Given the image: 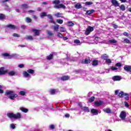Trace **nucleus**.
Returning a JSON list of instances; mask_svg holds the SVG:
<instances>
[{"instance_id":"20e7f679","label":"nucleus","mask_w":131,"mask_h":131,"mask_svg":"<svg viewBox=\"0 0 131 131\" xmlns=\"http://www.w3.org/2000/svg\"><path fill=\"white\" fill-rule=\"evenodd\" d=\"M5 95L9 96V98L10 100H15V98H18V95L14 93L13 91H7Z\"/></svg>"},{"instance_id":"0eeeda50","label":"nucleus","mask_w":131,"mask_h":131,"mask_svg":"<svg viewBox=\"0 0 131 131\" xmlns=\"http://www.w3.org/2000/svg\"><path fill=\"white\" fill-rule=\"evenodd\" d=\"M92 31H94V28L93 27L89 26L85 32V35H89L92 32Z\"/></svg>"},{"instance_id":"e433bc0d","label":"nucleus","mask_w":131,"mask_h":131,"mask_svg":"<svg viewBox=\"0 0 131 131\" xmlns=\"http://www.w3.org/2000/svg\"><path fill=\"white\" fill-rule=\"evenodd\" d=\"M66 29L64 27H60V32H66Z\"/></svg>"},{"instance_id":"a18cd8bd","label":"nucleus","mask_w":131,"mask_h":131,"mask_svg":"<svg viewBox=\"0 0 131 131\" xmlns=\"http://www.w3.org/2000/svg\"><path fill=\"white\" fill-rule=\"evenodd\" d=\"M49 128L50 129H55V125L51 124L49 125Z\"/></svg>"},{"instance_id":"7ed1b4c3","label":"nucleus","mask_w":131,"mask_h":131,"mask_svg":"<svg viewBox=\"0 0 131 131\" xmlns=\"http://www.w3.org/2000/svg\"><path fill=\"white\" fill-rule=\"evenodd\" d=\"M7 117L8 118H14V119H20L22 118V115L20 113L14 114V113H7Z\"/></svg>"},{"instance_id":"a19ab883","label":"nucleus","mask_w":131,"mask_h":131,"mask_svg":"<svg viewBox=\"0 0 131 131\" xmlns=\"http://www.w3.org/2000/svg\"><path fill=\"white\" fill-rule=\"evenodd\" d=\"M19 95H20V96H25L26 92L25 91H20Z\"/></svg>"},{"instance_id":"6e6552de","label":"nucleus","mask_w":131,"mask_h":131,"mask_svg":"<svg viewBox=\"0 0 131 131\" xmlns=\"http://www.w3.org/2000/svg\"><path fill=\"white\" fill-rule=\"evenodd\" d=\"M6 28H10V29H12V30H15L16 29H18V27L14 25L9 24L6 26Z\"/></svg>"},{"instance_id":"a878e982","label":"nucleus","mask_w":131,"mask_h":131,"mask_svg":"<svg viewBox=\"0 0 131 131\" xmlns=\"http://www.w3.org/2000/svg\"><path fill=\"white\" fill-rule=\"evenodd\" d=\"M16 74V72L15 71H11L8 72V75L9 76H14Z\"/></svg>"},{"instance_id":"774afa93","label":"nucleus","mask_w":131,"mask_h":131,"mask_svg":"<svg viewBox=\"0 0 131 131\" xmlns=\"http://www.w3.org/2000/svg\"><path fill=\"white\" fill-rule=\"evenodd\" d=\"M63 40H67L68 39V37H63Z\"/></svg>"},{"instance_id":"4468645a","label":"nucleus","mask_w":131,"mask_h":131,"mask_svg":"<svg viewBox=\"0 0 131 131\" xmlns=\"http://www.w3.org/2000/svg\"><path fill=\"white\" fill-rule=\"evenodd\" d=\"M81 64H90L91 63V59L85 58L81 61Z\"/></svg>"},{"instance_id":"9d476101","label":"nucleus","mask_w":131,"mask_h":131,"mask_svg":"<svg viewBox=\"0 0 131 131\" xmlns=\"http://www.w3.org/2000/svg\"><path fill=\"white\" fill-rule=\"evenodd\" d=\"M120 117L122 120H125L126 117V113H125V112L122 111L120 113Z\"/></svg>"},{"instance_id":"58836bf2","label":"nucleus","mask_w":131,"mask_h":131,"mask_svg":"<svg viewBox=\"0 0 131 131\" xmlns=\"http://www.w3.org/2000/svg\"><path fill=\"white\" fill-rule=\"evenodd\" d=\"M93 4H94V3L92 2H86L85 3V6H91V5H93Z\"/></svg>"},{"instance_id":"09e8293b","label":"nucleus","mask_w":131,"mask_h":131,"mask_svg":"<svg viewBox=\"0 0 131 131\" xmlns=\"http://www.w3.org/2000/svg\"><path fill=\"white\" fill-rule=\"evenodd\" d=\"M61 15L62 14H61L60 12H58L55 14V16L56 17H62V16H61Z\"/></svg>"},{"instance_id":"13d9d810","label":"nucleus","mask_w":131,"mask_h":131,"mask_svg":"<svg viewBox=\"0 0 131 131\" xmlns=\"http://www.w3.org/2000/svg\"><path fill=\"white\" fill-rule=\"evenodd\" d=\"M124 104L125 107H127V108H128V107H129V104H128V103L126 101L124 102Z\"/></svg>"},{"instance_id":"9b49d317","label":"nucleus","mask_w":131,"mask_h":131,"mask_svg":"<svg viewBox=\"0 0 131 131\" xmlns=\"http://www.w3.org/2000/svg\"><path fill=\"white\" fill-rule=\"evenodd\" d=\"M32 31L34 33L35 36H38V35H39V33H40V30L35 29H33Z\"/></svg>"},{"instance_id":"de8ad7c7","label":"nucleus","mask_w":131,"mask_h":131,"mask_svg":"<svg viewBox=\"0 0 131 131\" xmlns=\"http://www.w3.org/2000/svg\"><path fill=\"white\" fill-rule=\"evenodd\" d=\"M48 34L49 36H53V35H54V33H53L50 31H48Z\"/></svg>"},{"instance_id":"2eb2a0df","label":"nucleus","mask_w":131,"mask_h":131,"mask_svg":"<svg viewBox=\"0 0 131 131\" xmlns=\"http://www.w3.org/2000/svg\"><path fill=\"white\" fill-rule=\"evenodd\" d=\"M111 3L113 6H114V7H119V3H118V2L117 1L112 0Z\"/></svg>"},{"instance_id":"c9c22d12","label":"nucleus","mask_w":131,"mask_h":131,"mask_svg":"<svg viewBox=\"0 0 131 131\" xmlns=\"http://www.w3.org/2000/svg\"><path fill=\"white\" fill-rule=\"evenodd\" d=\"M56 22H57V23H58L59 24H63V19H56Z\"/></svg>"},{"instance_id":"5fc2aeb1","label":"nucleus","mask_w":131,"mask_h":131,"mask_svg":"<svg viewBox=\"0 0 131 131\" xmlns=\"http://www.w3.org/2000/svg\"><path fill=\"white\" fill-rule=\"evenodd\" d=\"M47 17H48V18H49V19H50L53 18V16H52V15H51V14H47Z\"/></svg>"},{"instance_id":"680f3d73","label":"nucleus","mask_w":131,"mask_h":131,"mask_svg":"<svg viewBox=\"0 0 131 131\" xmlns=\"http://www.w3.org/2000/svg\"><path fill=\"white\" fill-rule=\"evenodd\" d=\"M65 117H67V118H69V117H70V115H69V114H66L65 115Z\"/></svg>"},{"instance_id":"37998d69","label":"nucleus","mask_w":131,"mask_h":131,"mask_svg":"<svg viewBox=\"0 0 131 131\" xmlns=\"http://www.w3.org/2000/svg\"><path fill=\"white\" fill-rule=\"evenodd\" d=\"M57 36L59 37L60 38H63V34L60 32L57 33Z\"/></svg>"},{"instance_id":"39448f33","label":"nucleus","mask_w":131,"mask_h":131,"mask_svg":"<svg viewBox=\"0 0 131 131\" xmlns=\"http://www.w3.org/2000/svg\"><path fill=\"white\" fill-rule=\"evenodd\" d=\"M35 71L34 70L29 69L27 71H24L23 74L25 77H30V74H34Z\"/></svg>"},{"instance_id":"864d4df0","label":"nucleus","mask_w":131,"mask_h":131,"mask_svg":"<svg viewBox=\"0 0 131 131\" xmlns=\"http://www.w3.org/2000/svg\"><path fill=\"white\" fill-rule=\"evenodd\" d=\"M75 72L77 74H78V73H80V72H81V70H75Z\"/></svg>"},{"instance_id":"3c124183","label":"nucleus","mask_w":131,"mask_h":131,"mask_svg":"<svg viewBox=\"0 0 131 131\" xmlns=\"http://www.w3.org/2000/svg\"><path fill=\"white\" fill-rule=\"evenodd\" d=\"M13 36H14V37H20V35L17 33H13Z\"/></svg>"},{"instance_id":"bb28decb","label":"nucleus","mask_w":131,"mask_h":131,"mask_svg":"<svg viewBox=\"0 0 131 131\" xmlns=\"http://www.w3.org/2000/svg\"><path fill=\"white\" fill-rule=\"evenodd\" d=\"M26 21L27 23H31V22H32V19L28 17H26Z\"/></svg>"},{"instance_id":"ea45409f","label":"nucleus","mask_w":131,"mask_h":131,"mask_svg":"<svg viewBox=\"0 0 131 131\" xmlns=\"http://www.w3.org/2000/svg\"><path fill=\"white\" fill-rule=\"evenodd\" d=\"M23 9H28V5L27 4H23L21 5Z\"/></svg>"},{"instance_id":"0e129e2a","label":"nucleus","mask_w":131,"mask_h":131,"mask_svg":"<svg viewBox=\"0 0 131 131\" xmlns=\"http://www.w3.org/2000/svg\"><path fill=\"white\" fill-rule=\"evenodd\" d=\"M113 26L114 28H115V29H116V28H117V27H118L117 25H116L115 24H113Z\"/></svg>"},{"instance_id":"393cba45","label":"nucleus","mask_w":131,"mask_h":131,"mask_svg":"<svg viewBox=\"0 0 131 131\" xmlns=\"http://www.w3.org/2000/svg\"><path fill=\"white\" fill-rule=\"evenodd\" d=\"M53 58H54V54H51L47 57V60H52V59H53Z\"/></svg>"},{"instance_id":"69168bd1","label":"nucleus","mask_w":131,"mask_h":131,"mask_svg":"<svg viewBox=\"0 0 131 131\" xmlns=\"http://www.w3.org/2000/svg\"><path fill=\"white\" fill-rule=\"evenodd\" d=\"M121 3H127L126 0H119Z\"/></svg>"},{"instance_id":"ddd939ff","label":"nucleus","mask_w":131,"mask_h":131,"mask_svg":"<svg viewBox=\"0 0 131 131\" xmlns=\"http://www.w3.org/2000/svg\"><path fill=\"white\" fill-rule=\"evenodd\" d=\"M4 69H5L4 67L1 68V75H4L6 73H8V70L4 71Z\"/></svg>"},{"instance_id":"72a5a7b5","label":"nucleus","mask_w":131,"mask_h":131,"mask_svg":"<svg viewBox=\"0 0 131 131\" xmlns=\"http://www.w3.org/2000/svg\"><path fill=\"white\" fill-rule=\"evenodd\" d=\"M108 41H109V42H111V43H117V41L116 40L114 39L110 40Z\"/></svg>"},{"instance_id":"7c9ffc66","label":"nucleus","mask_w":131,"mask_h":131,"mask_svg":"<svg viewBox=\"0 0 131 131\" xmlns=\"http://www.w3.org/2000/svg\"><path fill=\"white\" fill-rule=\"evenodd\" d=\"M68 26H70V27H72L74 26V23L72 21H69L68 22Z\"/></svg>"},{"instance_id":"423d86ee","label":"nucleus","mask_w":131,"mask_h":131,"mask_svg":"<svg viewBox=\"0 0 131 131\" xmlns=\"http://www.w3.org/2000/svg\"><path fill=\"white\" fill-rule=\"evenodd\" d=\"M2 57H4V58H6L7 57H8V59H12L13 57H15L14 54L10 55V53H4L2 54Z\"/></svg>"},{"instance_id":"4d7b16f0","label":"nucleus","mask_w":131,"mask_h":131,"mask_svg":"<svg viewBox=\"0 0 131 131\" xmlns=\"http://www.w3.org/2000/svg\"><path fill=\"white\" fill-rule=\"evenodd\" d=\"M116 66H117V67H121V63L120 62H117L116 64Z\"/></svg>"},{"instance_id":"f8f14e48","label":"nucleus","mask_w":131,"mask_h":131,"mask_svg":"<svg viewBox=\"0 0 131 131\" xmlns=\"http://www.w3.org/2000/svg\"><path fill=\"white\" fill-rule=\"evenodd\" d=\"M112 80L114 81H119L121 80V77L119 76H114L112 77Z\"/></svg>"},{"instance_id":"e2e57ef3","label":"nucleus","mask_w":131,"mask_h":131,"mask_svg":"<svg viewBox=\"0 0 131 131\" xmlns=\"http://www.w3.org/2000/svg\"><path fill=\"white\" fill-rule=\"evenodd\" d=\"M112 70L114 71V70H117V68L112 67Z\"/></svg>"},{"instance_id":"bf43d9fd","label":"nucleus","mask_w":131,"mask_h":131,"mask_svg":"<svg viewBox=\"0 0 131 131\" xmlns=\"http://www.w3.org/2000/svg\"><path fill=\"white\" fill-rule=\"evenodd\" d=\"M49 23H52V24H55V21H54V18L50 19Z\"/></svg>"},{"instance_id":"c85d7f7f","label":"nucleus","mask_w":131,"mask_h":131,"mask_svg":"<svg viewBox=\"0 0 131 131\" xmlns=\"http://www.w3.org/2000/svg\"><path fill=\"white\" fill-rule=\"evenodd\" d=\"M94 101H95V96H92L89 99V103H92L94 102Z\"/></svg>"},{"instance_id":"5701e85b","label":"nucleus","mask_w":131,"mask_h":131,"mask_svg":"<svg viewBox=\"0 0 131 131\" xmlns=\"http://www.w3.org/2000/svg\"><path fill=\"white\" fill-rule=\"evenodd\" d=\"M82 110L84 111V112H90V109L88 106H85L82 108Z\"/></svg>"},{"instance_id":"f3484780","label":"nucleus","mask_w":131,"mask_h":131,"mask_svg":"<svg viewBox=\"0 0 131 131\" xmlns=\"http://www.w3.org/2000/svg\"><path fill=\"white\" fill-rule=\"evenodd\" d=\"M70 78V77H69V76H62L61 77V80H62V81H66V80H69Z\"/></svg>"},{"instance_id":"2f4dec72","label":"nucleus","mask_w":131,"mask_h":131,"mask_svg":"<svg viewBox=\"0 0 131 131\" xmlns=\"http://www.w3.org/2000/svg\"><path fill=\"white\" fill-rule=\"evenodd\" d=\"M50 93L51 95H55V94H56V90L54 89H51L50 91Z\"/></svg>"},{"instance_id":"6e6d98bb","label":"nucleus","mask_w":131,"mask_h":131,"mask_svg":"<svg viewBox=\"0 0 131 131\" xmlns=\"http://www.w3.org/2000/svg\"><path fill=\"white\" fill-rule=\"evenodd\" d=\"M18 67H19V68H24L25 66L24 64H20L18 66Z\"/></svg>"},{"instance_id":"f03ea898","label":"nucleus","mask_w":131,"mask_h":131,"mask_svg":"<svg viewBox=\"0 0 131 131\" xmlns=\"http://www.w3.org/2000/svg\"><path fill=\"white\" fill-rule=\"evenodd\" d=\"M60 3H61L60 0L53 1L52 2V4L54 5V8L55 9H64V10H65V9H66V6H65V5H64L63 4H59Z\"/></svg>"},{"instance_id":"8fccbe9b","label":"nucleus","mask_w":131,"mask_h":131,"mask_svg":"<svg viewBox=\"0 0 131 131\" xmlns=\"http://www.w3.org/2000/svg\"><path fill=\"white\" fill-rule=\"evenodd\" d=\"M54 29L56 30V31H58L59 30V25H57L56 26L54 27Z\"/></svg>"},{"instance_id":"6ab92c4d","label":"nucleus","mask_w":131,"mask_h":131,"mask_svg":"<svg viewBox=\"0 0 131 131\" xmlns=\"http://www.w3.org/2000/svg\"><path fill=\"white\" fill-rule=\"evenodd\" d=\"M75 9H81L82 8V6H81V4L80 3H77L75 5Z\"/></svg>"},{"instance_id":"1a4fd4ad","label":"nucleus","mask_w":131,"mask_h":131,"mask_svg":"<svg viewBox=\"0 0 131 131\" xmlns=\"http://www.w3.org/2000/svg\"><path fill=\"white\" fill-rule=\"evenodd\" d=\"M91 113L92 114H94V115H98L99 113H101V111H99V110L96 109V108H92L91 110Z\"/></svg>"},{"instance_id":"79ce46f5","label":"nucleus","mask_w":131,"mask_h":131,"mask_svg":"<svg viewBox=\"0 0 131 131\" xmlns=\"http://www.w3.org/2000/svg\"><path fill=\"white\" fill-rule=\"evenodd\" d=\"M6 19V16L5 14H1V20H4Z\"/></svg>"},{"instance_id":"052dcab7","label":"nucleus","mask_w":131,"mask_h":131,"mask_svg":"<svg viewBox=\"0 0 131 131\" xmlns=\"http://www.w3.org/2000/svg\"><path fill=\"white\" fill-rule=\"evenodd\" d=\"M20 27L22 29H25L26 28V26L24 25H21Z\"/></svg>"},{"instance_id":"603ef678","label":"nucleus","mask_w":131,"mask_h":131,"mask_svg":"<svg viewBox=\"0 0 131 131\" xmlns=\"http://www.w3.org/2000/svg\"><path fill=\"white\" fill-rule=\"evenodd\" d=\"M10 127L11 128H13V129H14L16 128V126H15V125L14 124H11L10 125Z\"/></svg>"},{"instance_id":"4be33fe9","label":"nucleus","mask_w":131,"mask_h":131,"mask_svg":"<svg viewBox=\"0 0 131 131\" xmlns=\"http://www.w3.org/2000/svg\"><path fill=\"white\" fill-rule=\"evenodd\" d=\"M25 39H26L27 40H33V37L32 36H26L25 38Z\"/></svg>"},{"instance_id":"c756f323","label":"nucleus","mask_w":131,"mask_h":131,"mask_svg":"<svg viewBox=\"0 0 131 131\" xmlns=\"http://www.w3.org/2000/svg\"><path fill=\"white\" fill-rule=\"evenodd\" d=\"M120 9L121 11H125V6H124V5L122 4L120 6Z\"/></svg>"},{"instance_id":"4c0bfd02","label":"nucleus","mask_w":131,"mask_h":131,"mask_svg":"<svg viewBox=\"0 0 131 131\" xmlns=\"http://www.w3.org/2000/svg\"><path fill=\"white\" fill-rule=\"evenodd\" d=\"M105 62H106V64H111L112 63L111 59H107V58L106 59Z\"/></svg>"},{"instance_id":"412c9836","label":"nucleus","mask_w":131,"mask_h":131,"mask_svg":"<svg viewBox=\"0 0 131 131\" xmlns=\"http://www.w3.org/2000/svg\"><path fill=\"white\" fill-rule=\"evenodd\" d=\"M99 65V61L97 60H94L92 62L93 66H98Z\"/></svg>"},{"instance_id":"dca6fc26","label":"nucleus","mask_w":131,"mask_h":131,"mask_svg":"<svg viewBox=\"0 0 131 131\" xmlns=\"http://www.w3.org/2000/svg\"><path fill=\"white\" fill-rule=\"evenodd\" d=\"M103 104H104V102L102 101V100H99L98 101L95 102V104L98 106H102V105H103Z\"/></svg>"},{"instance_id":"c03bdc74","label":"nucleus","mask_w":131,"mask_h":131,"mask_svg":"<svg viewBox=\"0 0 131 131\" xmlns=\"http://www.w3.org/2000/svg\"><path fill=\"white\" fill-rule=\"evenodd\" d=\"M74 43H76L77 45H78V43H80V40L76 39L74 40Z\"/></svg>"},{"instance_id":"f257e3e1","label":"nucleus","mask_w":131,"mask_h":131,"mask_svg":"<svg viewBox=\"0 0 131 131\" xmlns=\"http://www.w3.org/2000/svg\"><path fill=\"white\" fill-rule=\"evenodd\" d=\"M115 95H118L119 98H123L124 96H125L124 97L125 100H126L127 101H128V100H129V94H128V93H124L123 91H120L119 92V90H117L115 91Z\"/></svg>"},{"instance_id":"473e14b6","label":"nucleus","mask_w":131,"mask_h":131,"mask_svg":"<svg viewBox=\"0 0 131 131\" xmlns=\"http://www.w3.org/2000/svg\"><path fill=\"white\" fill-rule=\"evenodd\" d=\"M46 16H48V15H47V13L45 12H42L40 14L41 18H43V17H46Z\"/></svg>"},{"instance_id":"b1692460","label":"nucleus","mask_w":131,"mask_h":131,"mask_svg":"<svg viewBox=\"0 0 131 131\" xmlns=\"http://www.w3.org/2000/svg\"><path fill=\"white\" fill-rule=\"evenodd\" d=\"M108 55H107L106 54H104L101 55V59H102V60H106L107 59H108Z\"/></svg>"},{"instance_id":"338daca9","label":"nucleus","mask_w":131,"mask_h":131,"mask_svg":"<svg viewBox=\"0 0 131 131\" xmlns=\"http://www.w3.org/2000/svg\"><path fill=\"white\" fill-rule=\"evenodd\" d=\"M19 46L21 48H25L26 47L24 45H19Z\"/></svg>"},{"instance_id":"a211bd4d","label":"nucleus","mask_w":131,"mask_h":131,"mask_svg":"<svg viewBox=\"0 0 131 131\" xmlns=\"http://www.w3.org/2000/svg\"><path fill=\"white\" fill-rule=\"evenodd\" d=\"M19 110H20V111H22V112H24V113H27V112H28V109L24 108L23 107H20Z\"/></svg>"},{"instance_id":"aec40b11","label":"nucleus","mask_w":131,"mask_h":131,"mask_svg":"<svg viewBox=\"0 0 131 131\" xmlns=\"http://www.w3.org/2000/svg\"><path fill=\"white\" fill-rule=\"evenodd\" d=\"M103 111L108 114H110V113H112V111L110 108L103 109Z\"/></svg>"},{"instance_id":"f704fd0d","label":"nucleus","mask_w":131,"mask_h":131,"mask_svg":"<svg viewBox=\"0 0 131 131\" xmlns=\"http://www.w3.org/2000/svg\"><path fill=\"white\" fill-rule=\"evenodd\" d=\"M123 41H124V43H130V40H129L127 38L124 39Z\"/></svg>"},{"instance_id":"cd10ccee","label":"nucleus","mask_w":131,"mask_h":131,"mask_svg":"<svg viewBox=\"0 0 131 131\" xmlns=\"http://www.w3.org/2000/svg\"><path fill=\"white\" fill-rule=\"evenodd\" d=\"M94 12H95L94 10H88L86 12V14L88 15H91V14H93Z\"/></svg>"},{"instance_id":"49530a36","label":"nucleus","mask_w":131,"mask_h":131,"mask_svg":"<svg viewBox=\"0 0 131 131\" xmlns=\"http://www.w3.org/2000/svg\"><path fill=\"white\" fill-rule=\"evenodd\" d=\"M123 35L124 36H126V37H128L129 36V34H128V33L126 32H124L123 33Z\"/></svg>"}]
</instances>
